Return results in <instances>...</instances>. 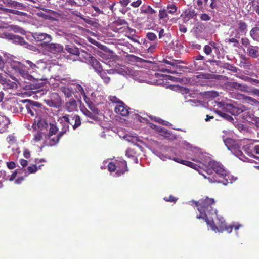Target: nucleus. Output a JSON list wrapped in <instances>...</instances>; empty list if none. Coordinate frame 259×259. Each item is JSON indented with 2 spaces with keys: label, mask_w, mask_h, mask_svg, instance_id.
Masks as SVG:
<instances>
[{
  "label": "nucleus",
  "mask_w": 259,
  "mask_h": 259,
  "mask_svg": "<svg viewBox=\"0 0 259 259\" xmlns=\"http://www.w3.org/2000/svg\"><path fill=\"white\" fill-rule=\"evenodd\" d=\"M216 113L227 121L231 122L234 120L233 117L231 116H230L225 113L223 112L221 110H216Z\"/></svg>",
  "instance_id": "obj_26"
},
{
  "label": "nucleus",
  "mask_w": 259,
  "mask_h": 259,
  "mask_svg": "<svg viewBox=\"0 0 259 259\" xmlns=\"http://www.w3.org/2000/svg\"><path fill=\"white\" fill-rule=\"evenodd\" d=\"M68 39H71L74 40V42L76 43H78V40L76 39L77 36L75 35H73L72 34L67 35Z\"/></svg>",
  "instance_id": "obj_58"
},
{
  "label": "nucleus",
  "mask_w": 259,
  "mask_h": 259,
  "mask_svg": "<svg viewBox=\"0 0 259 259\" xmlns=\"http://www.w3.org/2000/svg\"><path fill=\"white\" fill-rule=\"evenodd\" d=\"M224 143L229 150H231L234 145H237L238 143L234 140L231 138H227L224 140Z\"/></svg>",
  "instance_id": "obj_24"
},
{
  "label": "nucleus",
  "mask_w": 259,
  "mask_h": 259,
  "mask_svg": "<svg viewBox=\"0 0 259 259\" xmlns=\"http://www.w3.org/2000/svg\"><path fill=\"white\" fill-rule=\"evenodd\" d=\"M50 97L53 100L54 103H57V102H58V107L61 105V100L58 93H52Z\"/></svg>",
  "instance_id": "obj_27"
},
{
  "label": "nucleus",
  "mask_w": 259,
  "mask_h": 259,
  "mask_svg": "<svg viewBox=\"0 0 259 259\" xmlns=\"http://www.w3.org/2000/svg\"><path fill=\"white\" fill-rule=\"evenodd\" d=\"M126 170H127V169H125L124 170L122 169L121 170H117L116 172V176H120L121 175H123L124 173V172L125 171H126Z\"/></svg>",
  "instance_id": "obj_62"
},
{
  "label": "nucleus",
  "mask_w": 259,
  "mask_h": 259,
  "mask_svg": "<svg viewBox=\"0 0 259 259\" xmlns=\"http://www.w3.org/2000/svg\"><path fill=\"white\" fill-rule=\"evenodd\" d=\"M227 41L229 42H230V43H234V47H237V44H239V41L237 39H236V38H229L228 39H227Z\"/></svg>",
  "instance_id": "obj_47"
},
{
  "label": "nucleus",
  "mask_w": 259,
  "mask_h": 259,
  "mask_svg": "<svg viewBox=\"0 0 259 259\" xmlns=\"http://www.w3.org/2000/svg\"><path fill=\"white\" fill-rule=\"evenodd\" d=\"M126 139L128 141L134 144H135L136 142L138 141V138L136 137H126Z\"/></svg>",
  "instance_id": "obj_51"
},
{
  "label": "nucleus",
  "mask_w": 259,
  "mask_h": 259,
  "mask_svg": "<svg viewBox=\"0 0 259 259\" xmlns=\"http://www.w3.org/2000/svg\"><path fill=\"white\" fill-rule=\"evenodd\" d=\"M146 37L147 38L151 40L154 41L157 38V36L155 34L152 32H148L147 33Z\"/></svg>",
  "instance_id": "obj_37"
},
{
  "label": "nucleus",
  "mask_w": 259,
  "mask_h": 259,
  "mask_svg": "<svg viewBox=\"0 0 259 259\" xmlns=\"http://www.w3.org/2000/svg\"><path fill=\"white\" fill-rule=\"evenodd\" d=\"M204 52L206 55H210L212 52V48L208 45H205L204 47Z\"/></svg>",
  "instance_id": "obj_42"
},
{
  "label": "nucleus",
  "mask_w": 259,
  "mask_h": 259,
  "mask_svg": "<svg viewBox=\"0 0 259 259\" xmlns=\"http://www.w3.org/2000/svg\"><path fill=\"white\" fill-rule=\"evenodd\" d=\"M58 121L62 124L63 127L67 125L68 130H69V124L72 125L74 130H75L81 125L80 117L77 114L64 115L59 118Z\"/></svg>",
  "instance_id": "obj_3"
},
{
  "label": "nucleus",
  "mask_w": 259,
  "mask_h": 259,
  "mask_svg": "<svg viewBox=\"0 0 259 259\" xmlns=\"http://www.w3.org/2000/svg\"><path fill=\"white\" fill-rule=\"evenodd\" d=\"M250 37L255 41L259 42V27H254L250 31Z\"/></svg>",
  "instance_id": "obj_18"
},
{
  "label": "nucleus",
  "mask_w": 259,
  "mask_h": 259,
  "mask_svg": "<svg viewBox=\"0 0 259 259\" xmlns=\"http://www.w3.org/2000/svg\"><path fill=\"white\" fill-rule=\"evenodd\" d=\"M108 168L109 171L112 172V171H114L116 169V166L114 163L110 162L108 164Z\"/></svg>",
  "instance_id": "obj_43"
},
{
  "label": "nucleus",
  "mask_w": 259,
  "mask_h": 259,
  "mask_svg": "<svg viewBox=\"0 0 259 259\" xmlns=\"http://www.w3.org/2000/svg\"><path fill=\"white\" fill-rule=\"evenodd\" d=\"M230 151L237 157L241 159L243 155V153L241 151L238 144L234 146V147L230 150Z\"/></svg>",
  "instance_id": "obj_22"
},
{
  "label": "nucleus",
  "mask_w": 259,
  "mask_h": 259,
  "mask_svg": "<svg viewBox=\"0 0 259 259\" xmlns=\"http://www.w3.org/2000/svg\"><path fill=\"white\" fill-rule=\"evenodd\" d=\"M58 131L57 127L54 124L50 125L49 135H55Z\"/></svg>",
  "instance_id": "obj_35"
},
{
  "label": "nucleus",
  "mask_w": 259,
  "mask_h": 259,
  "mask_svg": "<svg viewBox=\"0 0 259 259\" xmlns=\"http://www.w3.org/2000/svg\"><path fill=\"white\" fill-rule=\"evenodd\" d=\"M209 104H211L212 105L214 112L216 113V110H219V109L221 108L223 110L225 109V105L226 103L222 102H217L215 101L211 100L209 101Z\"/></svg>",
  "instance_id": "obj_17"
},
{
  "label": "nucleus",
  "mask_w": 259,
  "mask_h": 259,
  "mask_svg": "<svg viewBox=\"0 0 259 259\" xmlns=\"http://www.w3.org/2000/svg\"><path fill=\"white\" fill-rule=\"evenodd\" d=\"M75 91L79 93L81 95H82L84 97H85V94L84 91L83 89V88L79 84H76L75 85Z\"/></svg>",
  "instance_id": "obj_33"
},
{
  "label": "nucleus",
  "mask_w": 259,
  "mask_h": 259,
  "mask_svg": "<svg viewBox=\"0 0 259 259\" xmlns=\"http://www.w3.org/2000/svg\"><path fill=\"white\" fill-rule=\"evenodd\" d=\"M92 7L93 8L94 10L97 13V14L95 15V16L97 15L100 14H103V11L102 10H100L98 7H97L95 5H93L92 6Z\"/></svg>",
  "instance_id": "obj_48"
},
{
  "label": "nucleus",
  "mask_w": 259,
  "mask_h": 259,
  "mask_svg": "<svg viewBox=\"0 0 259 259\" xmlns=\"http://www.w3.org/2000/svg\"><path fill=\"white\" fill-rule=\"evenodd\" d=\"M23 155L25 158H29L30 157V151L28 149H25L23 152Z\"/></svg>",
  "instance_id": "obj_52"
},
{
  "label": "nucleus",
  "mask_w": 259,
  "mask_h": 259,
  "mask_svg": "<svg viewBox=\"0 0 259 259\" xmlns=\"http://www.w3.org/2000/svg\"><path fill=\"white\" fill-rule=\"evenodd\" d=\"M241 43L243 46H244L245 47H247V46H250L249 45L250 41H249V39L246 38H242L241 39Z\"/></svg>",
  "instance_id": "obj_49"
},
{
  "label": "nucleus",
  "mask_w": 259,
  "mask_h": 259,
  "mask_svg": "<svg viewBox=\"0 0 259 259\" xmlns=\"http://www.w3.org/2000/svg\"><path fill=\"white\" fill-rule=\"evenodd\" d=\"M164 200L166 201L174 202H175L177 199L172 196H170L168 198H165Z\"/></svg>",
  "instance_id": "obj_55"
},
{
  "label": "nucleus",
  "mask_w": 259,
  "mask_h": 259,
  "mask_svg": "<svg viewBox=\"0 0 259 259\" xmlns=\"http://www.w3.org/2000/svg\"><path fill=\"white\" fill-rule=\"evenodd\" d=\"M210 17L207 14H202L200 16V19L203 21H208L210 20Z\"/></svg>",
  "instance_id": "obj_45"
},
{
  "label": "nucleus",
  "mask_w": 259,
  "mask_h": 259,
  "mask_svg": "<svg viewBox=\"0 0 259 259\" xmlns=\"http://www.w3.org/2000/svg\"><path fill=\"white\" fill-rule=\"evenodd\" d=\"M141 3L142 2L141 0H137L132 3L131 5L132 7L136 8L139 7L141 4Z\"/></svg>",
  "instance_id": "obj_53"
},
{
  "label": "nucleus",
  "mask_w": 259,
  "mask_h": 259,
  "mask_svg": "<svg viewBox=\"0 0 259 259\" xmlns=\"http://www.w3.org/2000/svg\"><path fill=\"white\" fill-rule=\"evenodd\" d=\"M198 161L203 164L204 169L209 176L207 177L204 174L202 175L205 179H208L210 182L222 183L225 185L229 183L227 179L222 181L219 179V177H225L227 173L221 163L212 160L209 157L203 155L199 156Z\"/></svg>",
  "instance_id": "obj_1"
},
{
  "label": "nucleus",
  "mask_w": 259,
  "mask_h": 259,
  "mask_svg": "<svg viewBox=\"0 0 259 259\" xmlns=\"http://www.w3.org/2000/svg\"><path fill=\"white\" fill-rule=\"evenodd\" d=\"M27 169L29 171V174L34 173L37 170V167L34 165L31 166H29L27 168Z\"/></svg>",
  "instance_id": "obj_44"
},
{
  "label": "nucleus",
  "mask_w": 259,
  "mask_h": 259,
  "mask_svg": "<svg viewBox=\"0 0 259 259\" xmlns=\"http://www.w3.org/2000/svg\"><path fill=\"white\" fill-rule=\"evenodd\" d=\"M115 112L122 116H126L128 114V109L125 107L122 102L117 105L115 108Z\"/></svg>",
  "instance_id": "obj_10"
},
{
  "label": "nucleus",
  "mask_w": 259,
  "mask_h": 259,
  "mask_svg": "<svg viewBox=\"0 0 259 259\" xmlns=\"http://www.w3.org/2000/svg\"><path fill=\"white\" fill-rule=\"evenodd\" d=\"M246 85L241 84L237 82L230 83L229 87L236 90H240L242 92L247 91L246 90Z\"/></svg>",
  "instance_id": "obj_20"
},
{
  "label": "nucleus",
  "mask_w": 259,
  "mask_h": 259,
  "mask_svg": "<svg viewBox=\"0 0 259 259\" xmlns=\"http://www.w3.org/2000/svg\"><path fill=\"white\" fill-rule=\"evenodd\" d=\"M6 61L10 64V66L13 69L18 72L19 74H22L24 76H26L27 74V73H25V72L22 69L23 66L21 64V62L15 61L14 60L13 56H8Z\"/></svg>",
  "instance_id": "obj_5"
},
{
  "label": "nucleus",
  "mask_w": 259,
  "mask_h": 259,
  "mask_svg": "<svg viewBox=\"0 0 259 259\" xmlns=\"http://www.w3.org/2000/svg\"><path fill=\"white\" fill-rule=\"evenodd\" d=\"M109 99L111 101L114 103H119V100L116 96H110Z\"/></svg>",
  "instance_id": "obj_57"
},
{
  "label": "nucleus",
  "mask_w": 259,
  "mask_h": 259,
  "mask_svg": "<svg viewBox=\"0 0 259 259\" xmlns=\"http://www.w3.org/2000/svg\"><path fill=\"white\" fill-rule=\"evenodd\" d=\"M65 50L74 55H75L76 56H79L80 54V51H79L78 49L74 46H71L69 45H66L65 47Z\"/></svg>",
  "instance_id": "obj_19"
},
{
  "label": "nucleus",
  "mask_w": 259,
  "mask_h": 259,
  "mask_svg": "<svg viewBox=\"0 0 259 259\" xmlns=\"http://www.w3.org/2000/svg\"><path fill=\"white\" fill-rule=\"evenodd\" d=\"M78 57H79L80 59H84L85 61L88 62L89 63H90L94 58L90 54L83 50L80 51L79 56Z\"/></svg>",
  "instance_id": "obj_21"
},
{
  "label": "nucleus",
  "mask_w": 259,
  "mask_h": 259,
  "mask_svg": "<svg viewBox=\"0 0 259 259\" xmlns=\"http://www.w3.org/2000/svg\"><path fill=\"white\" fill-rule=\"evenodd\" d=\"M247 29V25L245 23L240 21L238 23V27L236 30V34L235 35V37L240 38L239 32L244 33Z\"/></svg>",
  "instance_id": "obj_16"
},
{
  "label": "nucleus",
  "mask_w": 259,
  "mask_h": 259,
  "mask_svg": "<svg viewBox=\"0 0 259 259\" xmlns=\"http://www.w3.org/2000/svg\"><path fill=\"white\" fill-rule=\"evenodd\" d=\"M20 163L23 167H24L27 165L28 162L26 160L21 159L20 160Z\"/></svg>",
  "instance_id": "obj_59"
},
{
  "label": "nucleus",
  "mask_w": 259,
  "mask_h": 259,
  "mask_svg": "<svg viewBox=\"0 0 259 259\" xmlns=\"http://www.w3.org/2000/svg\"><path fill=\"white\" fill-rule=\"evenodd\" d=\"M167 11L166 10H160L159 11V18L163 19L167 17Z\"/></svg>",
  "instance_id": "obj_40"
},
{
  "label": "nucleus",
  "mask_w": 259,
  "mask_h": 259,
  "mask_svg": "<svg viewBox=\"0 0 259 259\" xmlns=\"http://www.w3.org/2000/svg\"><path fill=\"white\" fill-rule=\"evenodd\" d=\"M230 151L237 157L241 159L243 155V153L241 151L238 144L234 146V147L230 150Z\"/></svg>",
  "instance_id": "obj_23"
},
{
  "label": "nucleus",
  "mask_w": 259,
  "mask_h": 259,
  "mask_svg": "<svg viewBox=\"0 0 259 259\" xmlns=\"http://www.w3.org/2000/svg\"><path fill=\"white\" fill-rule=\"evenodd\" d=\"M142 11L145 13L154 14L156 11L150 6H147L145 9H142Z\"/></svg>",
  "instance_id": "obj_36"
},
{
  "label": "nucleus",
  "mask_w": 259,
  "mask_h": 259,
  "mask_svg": "<svg viewBox=\"0 0 259 259\" xmlns=\"http://www.w3.org/2000/svg\"><path fill=\"white\" fill-rule=\"evenodd\" d=\"M241 225H230L229 226H226L225 225V226H224V229L226 230L228 233H231L232 231L233 228H234L235 230H238L240 227H241Z\"/></svg>",
  "instance_id": "obj_31"
},
{
  "label": "nucleus",
  "mask_w": 259,
  "mask_h": 259,
  "mask_svg": "<svg viewBox=\"0 0 259 259\" xmlns=\"http://www.w3.org/2000/svg\"><path fill=\"white\" fill-rule=\"evenodd\" d=\"M152 119L153 120H154V121H155L158 123H160L162 124H163V125H168V123H169L168 122L164 121V120H163L160 118H158L157 117H154L153 118H152Z\"/></svg>",
  "instance_id": "obj_41"
},
{
  "label": "nucleus",
  "mask_w": 259,
  "mask_h": 259,
  "mask_svg": "<svg viewBox=\"0 0 259 259\" xmlns=\"http://www.w3.org/2000/svg\"><path fill=\"white\" fill-rule=\"evenodd\" d=\"M239 96L244 100L245 103H250L252 105L259 107V101L256 99L243 94H240Z\"/></svg>",
  "instance_id": "obj_12"
},
{
  "label": "nucleus",
  "mask_w": 259,
  "mask_h": 259,
  "mask_svg": "<svg viewBox=\"0 0 259 259\" xmlns=\"http://www.w3.org/2000/svg\"><path fill=\"white\" fill-rule=\"evenodd\" d=\"M77 103L74 99H70L65 105V109L68 112H72L77 109Z\"/></svg>",
  "instance_id": "obj_11"
},
{
  "label": "nucleus",
  "mask_w": 259,
  "mask_h": 259,
  "mask_svg": "<svg viewBox=\"0 0 259 259\" xmlns=\"http://www.w3.org/2000/svg\"><path fill=\"white\" fill-rule=\"evenodd\" d=\"M244 150L248 155L252 154L253 153V147L251 145H246L243 147Z\"/></svg>",
  "instance_id": "obj_30"
},
{
  "label": "nucleus",
  "mask_w": 259,
  "mask_h": 259,
  "mask_svg": "<svg viewBox=\"0 0 259 259\" xmlns=\"http://www.w3.org/2000/svg\"><path fill=\"white\" fill-rule=\"evenodd\" d=\"M177 10V7L174 5H169L167 6V10L168 13L174 14Z\"/></svg>",
  "instance_id": "obj_34"
},
{
  "label": "nucleus",
  "mask_w": 259,
  "mask_h": 259,
  "mask_svg": "<svg viewBox=\"0 0 259 259\" xmlns=\"http://www.w3.org/2000/svg\"><path fill=\"white\" fill-rule=\"evenodd\" d=\"M47 49L51 53L56 54L61 52L63 50V46L57 43H51L47 45Z\"/></svg>",
  "instance_id": "obj_8"
},
{
  "label": "nucleus",
  "mask_w": 259,
  "mask_h": 259,
  "mask_svg": "<svg viewBox=\"0 0 259 259\" xmlns=\"http://www.w3.org/2000/svg\"><path fill=\"white\" fill-rule=\"evenodd\" d=\"M224 110L234 115H238L241 112L238 108L235 107L232 104L228 103H226Z\"/></svg>",
  "instance_id": "obj_13"
},
{
  "label": "nucleus",
  "mask_w": 259,
  "mask_h": 259,
  "mask_svg": "<svg viewBox=\"0 0 259 259\" xmlns=\"http://www.w3.org/2000/svg\"><path fill=\"white\" fill-rule=\"evenodd\" d=\"M253 152L255 154H259V145H255L253 147Z\"/></svg>",
  "instance_id": "obj_64"
},
{
  "label": "nucleus",
  "mask_w": 259,
  "mask_h": 259,
  "mask_svg": "<svg viewBox=\"0 0 259 259\" xmlns=\"http://www.w3.org/2000/svg\"><path fill=\"white\" fill-rule=\"evenodd\" d=\"M7 166L10 169H13L16 167V164L14 162H10L7 163Z\"/></svg>",
  "instance_id": "obj_54"
},
{
  "label": "nucleus",
  "mask_w": 259,
  "mask_h": 259,
  "mask_svg": "<svg viewBox=\"0 0 259 259\" xmlns=\"http://www.w3.org/2000/svg\"><path fill=\"white\" fill-rule=\"evenodd\" d=\"M246 90L247 91H245V92L254 95H256L259 97V89L256 88H249L248 86H246Z\"/></svg>",
  "instance_id": "obj_29"
},
{
  "label": "nucleus",
  "mask_w": 259,
  "mask_h": 259,
  "mask_svg": "<svg viewBox=\"0 0 259 259\" xmlns=\"http://www.w3.org/2000/svg\"><path fill=\"white\" fill-rule=\"evenodd\" d=\"M10 123L8 118L6 117H1L0 118V133H2L5 132Z\"/></svg>",
  "instance_id": "obj_14"
},
{
  "label": "nucleus",
  "mask_w": 259,
  "mask_h": 259,
  "mask_svg": "<svg viewBox=\"0 0 259 259\" xmlns=\"http://www.w3.org/2000/svg\"><path fill=\"white\" fill-rule=\"evenodd\" d=\"M214 203L213 199L207 197L204 200H200L195 202L198 210L200 214L197 216V219H203L207 224L209 225L211 229L215 232L218 231L217 227L214 225L212 215H215L220 222V227L224 228L225 226V220L222 217H219L217 214V210H213L211 205Z\"/></svg>",
  "instance_id": "obj_2"
},
{
  "label": "nucleus",
  "mask_w": 259,
  "mask_h": 259,
  "mask_svg": "<svg viewBox=\"0 0 259 259\" xmlns=\"http://www.w3.org/2000/svg\"><path fill=\"white\" fill-rule=\"evenodd\" d=\"M21 64L23 66L22 69L27 74L26 76L23 75L22 74H20V75L25 79L33 81L34 79V77L31 74L37 72L39 67L36 64L30 60H25L21 62Z\"/></svg>",
  "instance_id": "obj_4"
},
{
  "label": "nucleus",
  "mask_w": 259,
  "mask_h": 259,
  "mask_svg": "<svg viewBox=\"0 0 259 259\" xmlns=\"http://www.w3.org/2000/svg\"><path fill=\"white\" fill-rule=\"evenodd\" d=\"M169 33H165L164 29H161L159 31L158 36L159 39H162L164 36H168Z\"/></svg>",
  "instance_id": "obj_38"
},
{
  "label": "nucleus",
  "mask_w": 259,
  "mask_h": 259,
  "mask_svg": "<svg viewBox=\"0 0 259 259\" xmlns=\"http://www.w3.org/2000/svg\"><path fill=\"white\" fill-rule=\"evenodd\" d=\"M101 78L103 79L104 82L106 84H108L110 81V78L108 76L106 71H101L98 73Z\"/></svg>",
  "instance_id": "obj_25"
},
{
  "label": "nucleus",
  "mask_w": 259,
  "mask_h": 259,
  "mask_svg": "<svg viewBox=\"0 0 259 259\" xmlns=\"http://www.w3.org/2000/svg\"><path fill=\"white\" fill-rule=\"evenodd\" d=\"M247 55L253 58H256L259 56V47L250 45L248 47Z\"/></svg>",
  "instance_id": "obj_9"
},
{
  "label": "nucleus",
  "mask_w": 259,
  "mask_h": 259,
  "mask_svg": "<svg viewBox=\"0 0 259 259\" xmlns=\"http://www.w3.org/2000/svg\"><path fill=\"white\" fill-rule=\"evenodd\" d=\"M42 139L41 134L37 132L34 136L33 140L35 142H37L40 141Z\"/></svg>",
  "instance_id": "obj_39"
},
{
  "label": "nucleus",
  "mask_w": 259,
  "mask_h": 259,
  "mask_svg": "<svg viewBox=\"0 0 259 259\" xmlns=\"http://www.w3.org/2000/svg\"><path fill=\"white\" fill-rule=\"evenodd\" d=\"M61 90L66 97L69 98L72 96V92L69 88L63 87L61 88Z\"/></svg>",
  "instance_id": "obj_28"
},
{
  "label": "nucleus",
  "mask_w": 259,
  "mask_h": 259,
  "mask_svg": "<svg viewBox=\"0 0 259 259\" xmlns=\"http://www.w3.org/2000/svg\"><path fill=\"white\" fill-rule=\"evenodd\" d=\"M27 111L28 113H29L31 116L34 115V112L35 110L34 109L33 107L26 106Z\"/></svg>",
  "instance_id": "obj_46"
},
{
  "label": "nucleus",
  "mask_w": 259,
  "mask_h": 259,
  "mask_svg": "<svg viewBox=\"0 0 259 259\" xmlns=\"http://www.w3.org/2000/svg\"><path fill=\"white\" fill-rule=\"evenodd\" d=\"M32 37L37 41H44L45 44L49 43L52 40V37L50 35L41 32L33 33Z\"/></svg>",
  "instance_id": "obj_7"
},
{
  "label": "nucleus",
  "mask_w": 259,
  "mask_h": 259,
  "mask_svg": "<svg viewBox=\"0 0 259 259\" xmlns=\"http://www.w3.org/2000/svg\"><path fill=\"white\" fill-rule=\"evenodd\" d=\"M5 66V62L1 56H0V70H3Z\"/></svg>",
  "instance_id": "obj_61"
},
{
  "label": "nucleus",
  "mask_w": 259,
  "mask_h": 259,
  "mask_svg": "<svg viewBox=\"0 0 259 259\" xmlns=\"http://www.w3.org/2000/svg\"><path fill=\"white\" fill-rule=\"evenodd\" d=\"M45 102L50 107H58V102L54 103L53 100L50 98V99L45 100Z\"/></svg>",
  "instance_id": "obj_32"
},
{
  "label": "nucleus",
  "mask_w": 259,
  "mask_h": 259,
  "mask_svg": "<svg viewBox=\"0 0 259 259\" xmlns=\"http://www.w3.org/2000/svg\"><path fill=\"white\" fill-rule=\"evenodd\" d=\"M68 131V126L66 125L65 127H63L62 131L60 132V133L55 137H52L53 135H48V140L49 141V144L50 146H53L57 144L60 138Z\"/></svg>",
  "instance_id": "obj_6"
},
{
  "label": "nucleus",
  "mask_w": 259,
  "mask_h": 259,
  "mask_svg": "<svg viewBox=\"0 0 259 259\" xmlns=\"http://www.w3.org/2000/svg\"><path fill=\"white\" fill-rule=\"evenodd\" d=\"M183 164H185V165L189 166L191 167L195 168V165L191 162L187 161H184Z\"/></svg>",
  "instance_id": "obj_56"
},
{
  "label": "nucleus",
  "mask_w": 259,
  "mask_h": 259,
  "mask_svg": "<svg viewBox=\"0 0 259 259\" xmlns=\"http://www.w3.org/2000/svg\"><path fill=\"white\" fill-rule=\"evenodd\" d=\"M97 3L102 8L105 7L107 4L106 3V0H98Z\"/></svg>",
  "instance_id": "obj_50"
},
{
  "label": "nucleus",
  "mask_w": 259,
  "mask_h": 259,
  "mask_svg": "<svg viewBox=\"0 0 259 259\" xmlns=\"http://www.w3.org/2000/svg\"><path fill=\"white\" fill-rule=\"evenodd\" d=\"M130 2V0H121L120 3L123 7H126Z\"/></svg>",
  "instance_id": "obj_60"
},
{
  "label": "nucleus",
  "mask_w": 259,
  "mask_h": 259,
  "mask_svg": "<svg viewBox=\"0 0 259 259\" xmlns=\"http://www.w3.org/2000/svg\"><path fill=\"white\" fill-rule=\"evenodd\" d=\"M91 64L92 66L94 69L95 71L99 73L101 71L103 70L102 66L100 64V63L94 57L92 59V60L89 63Z\"/></svg>",
  "instance_id": "obj_15"
},
{
  "label": "nucleus",
  "mask_w": 259,
  "mask_h": 259,
  "mask_svg": "<svg viewBox=\"0 0 259 259\" xmlns=\"http://www.w3.org/2000/svg\"><path fill=\"white\" fill-rule=\"evenodd\" d=\"M13 30H14L15 32H20L21 33H22V32L23 31V29L17 26H14Z\"/></svg>",
  "instance_id": "obj_63"
}]
</instances>
